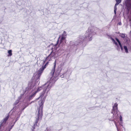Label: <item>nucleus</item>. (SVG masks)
Instances as JSON below:
<instances>
[{
	"label": "nucleus",
	"mask_w": 131,
	"mask_h": 131,
	"mask_svg": "<svg viewBox=\"0 0 131 131\" xmlns=\"http://www.w3.org/2000/svg\"><path fill=\"white\" fill-rule=\"evenodd\" d=\"M54 64V66L49 75V77L50 78V83H46L47 84L46 85L47 86H45L44 91L40 96L42 97L43 96L44 94H45L44 99H45L46 97L47 96V94L51 87L52 86L53 83H54L58 78V77L60 74L61 71V68H58L54 73L55 70L56 61H55Z\"/></svg>",
	"instance_id": "obj_1"
},
{
	"label": "nucleus",
	"mask_w": 131,
	"mask_h": 131,
	"mask_svg": "<svg viewBox=\"0 0 131 131\" xmlns=\"http://www.w3.org/2000/svg\"><path fill=\"white\" fill-rule=\"evenodd\" d=\"M39 84V83H37L32 81L31 84H29L28 86L26 88L25 92H26V91H31V92L28 98L29 100H30L32 99L35 96L36 93L37 92L40 91L42 89H43V91L40 94V97L38 98V99H41L39 101V102L42 100H43L44 102L45 100L46 99V97L45 98V99H44L45 98V94H44V96L42 97H41L40 96L44 91V89L45 86H47L46 85L47 84L45 83L42 86L38 87V88H36V85L37 84ZM44 102H43V104ZM39 106L40 105H39Z\"/></svg>",
	"instance_id": "obj_2"
},
{
	"label": "nucleus",
	"mask_w": 131,
	"mask_h": 131,
	"mask_svg": "<svg viewBox=\"0 0 131 131\" xmlns=\"http://www.w3.org/2000/svg\"><path fill=\"white\" fill-rule=\"evenodd\" d=\"M95 33V32H93V30L89 28L84 36L80 35L78 38V41H71L70 42V44L71 46H74L77 45L79 43L83 42L86 40L90 41L92 39V37L93 35Z\"/></svg>",
	"instance_id": "obj_3"
},
{
	"label": "nucleus",
	"mask_w": 131,
	"mask_h": 131,
	"mask_svg": "<svg viewBox=\"0 0 131 131\" xmlns=\"http://www.w3.org/2000/svg\"><path fill=\"white\" fill-rule=\"evenodd\" d=\"M43 102V100H41L39 102L40 106L38 109V112H37L36 113V114L37 115V116L35 122L32 126V131H34V129L35 128L36 126L38 127L39 126V124L38 123V121L39 120L41 119H42L43 115L42 109Z\"/></svg>",
	"instance_id": "obj_4"
},
{
	"label": "nucleus",
	"mask_w": 131,
	"mask_h": 131,
	"mask_svg": "<svg viewBox=\"0 0 131 131\" xmlns=\"http://www.w3.org/2000/svg\"><path fill=\"white\" fill-rule=\"evenodd\" d=\"M117 105L118 104L117 103H115L113 107L112 113L113 114V119L112 120L111 119V120H112L114 122L115 126L117 128V131H119L120 129L119 128L122 126V125H120L118 126L116 122H115V120H116L118 119V115L119 114V112L117 109Z\"/></svg>",
	"instance_id": "obj_5"
},
{
	"label": "nucleus",
	"mask_w": 131,
	"mask_h": 131,
	"mask_svg": "<svg viewBox=\"0 0 131 131\" xmlns=\"http://www.w3.org/2000/svg\"><path fill=\"white\" fill-rule=\"evenodd\" d=\"M45 68V67L43 66L40 69L37 74H36L35 76L32 78V79H34L32 81L37 83H39V82H38L39 81L40 76L43 70Z\"/></svg>",
	"instance_id": "obj_6"
},
{
	"label": "nucleus",
	"mask_w": 131,
	"mask_h": 131,
	"mask_svg": "<svg viewBox=\"0 0 131 131\" xmlns=\"http://www.w3.org/2000/svg\"><path fill=\"white\" fill-rule=\"evenodd\" d=\"M127 47L126 46H124V49L125 51V52L126 53L128 52V50L129 51H131V43H129L127 45Z\"/></svg>",
	"instance_id": "obj_7"
},
{
	"label": "nucleus",
	"mask_w": 131,
	"mask_h": 131,
	"mask_svg": "<svg viewBox=\"0 0 131 131\" xmlns=\"http://www.w3.org/2000/svg\"><path fill=\"white\" fill-rule=\"evenodd\" d=\"M54 53H53L52 51L51 53L46 58V60L43 61V63L44 64L47 61H50L51 60V56L54 57Z\"/></svg>",
	"instance_id": "obj_8"
},
{
	"label": "nucleus",
	"mask_w": 131,
	"mask_h": 131,
	"mask_svg": "<svg viewBox=\"0 0 131 131\" xmlns=\"http://www.w3.org/2000/svg\"><path fill=\"white\" fill-rule=\"evenodd\" d=\"M116 3L114 7V13L115 14H116L117 10V6L121 2V0H116Z\"/></svg>",
	"instance_id": "obj_9"
},
{
	"label": "nucleus",
	"mask_w": 131,
	"mask_h": 131,
	"mask_svg": "<svg viewBox=\"0 0 131 131\" xmlns=\"http://www.w3.org/2000/svg\"><path fill=\"white\" fill-rule=\"evenodd\" d=\"M115 39L117 42H118L119 45L121 48V50L122 51H123V49L122 47V45L121 44L119 40L117 38H115Z\"/></svg>",
	"instance_id": "obj_10"
},
{
	"label": "nucleus",
	"mask_w": 131,
	"mask_h": 131,
	"mask_svg": "<svg viewBox=\"0 0 131 131\" xmlns=\"http://www.w3.org/2000/svg\"><path fill=\"white\" fill-rule=\"evenodd\" d=\"M9 117V115L7 116L1 122L2 123L4 124H5L6 121H7Z\"/></svg>",
	"instance_id": "obj_11"
},
{
	"label": "nucleus",
	"mask_w": 131,
	"mask_h": 131,
	"mask_svg": "<svg viewBox=\"0 0 131 131\" xmlns=\"http://www.w3.org/2000/svg\"><path fill=\"white\" fill-rule=\"evenodd\" d=\"M120 36L121 37L123 38L124 40L125 39V40L126 41H127V37L126 36H125V34L123 33L120 34Z\"/></svg>",
	"instance_id": "obj_12"
},
{
	"label": "nucleus",
	"mask_w": 131,
	"mask_h": 131,
	"mask_svg": "<svg viewBox=\"0 0 131 131\" xmlns=\"http://www.w3.org/2000/svg\"><path fill=\"white\" fill-rule=\"evenodd\" d=\"M65 37L64 36H62L60 40V45L64 41Z\"/></svg>",
	"instance_id": "obj_13"
},
{
	"label": "nucleus",
	"mask_w": 131,
	"mask_h": 131,
	"mask_svg": "<svg viewBox=\"0 0 131 131\" xmlns=\"http://www.w3.org/2000/svg\"><path fill=\"white\" fill-rule=\"evenodd\" d=\"M5 124L1 122L0 126V131L4 129Z\"/></svg>",
	"instance_id": "obj_14"
},
{
	"label": "nucleus",
	"mask_w": 131,
	"mask_h": 131,
	"mask_svg": "<svg viewBox=\"0 0 131 131\" xmlns=\"http://www.w3.org/2000/svg\"><path fill=\"white\" fill-rule=\"evenodd\" d=\"M13 125L12 126H9L7 128L6 131H10L13 127Z\"/></svg>",
	"instance_id": "obj_15"
},
{
	"label": "nucleus",
	"mask_w": 131,
	"mask_h": 131,
	"mask_svg": "<svg viewBox=\"0 0 131 131\" xmlns=\"http://www.w3.org/2000/svg\"><path fill=\"white\" fill-rule=\"evenodd\" d=\"M8 56H11L12 55V50H8Z\"/></svg>",
	"instance_id": "obj_16"
},
{
	"label": "nucleus",
	"mask_w": 131,
	"mask_h": 131,
	"mask_svg": "<svg viewBox=\"0 0 131 131\" xmlns=\"http://www.w3.org/2000/svg\"><path fill=\"white\" fill-rule=\"evenodd\" d=\"M28 103H25L24 104V105L23 106V108L22 109V111H23L25 108L26 107L28 106Z\"/></svg>",
	"instance_id": "obj_17"
},
{
	"label": "nucleus",
	"mask_w": 131,
	"mask_h": 131,
	"mask_svg": "<svg viewBox=\"0 0 131 131\" xmlns=\"http://www.w3.org/2000/svg\"><path fill=\"white\" fill-rule=\"evenodd\" d=\"M113 42L115 44V45L117 46V47L118 48L117 49H118V48H119V45L116 42V41L115 40Z\"/></svg>",
	"instance_id": "obj_18"
},
{
	"label": "nucleus",
	"mask_w": 131,
	"mask_h": 131,
	"mask_svg": "<svg viewBox=\"0 0 131 131\" xmlns=\"http://www.w3.org/2000/svg\"><path fill=\"white\" fill-rule=\"evenodd\" d=\"M19 102V101L18 100H17L14 103V105L15 106L17 105L18 104Z\"/></svg>",
	"instance_id": "obj_19"
},
{
	"label": "nucleus",
	"mask_w": 131,
	"mask_h": 131,
	"mask_svg": "<svg viewBox=\"0 0 131 131\" xmlns=\"http://www.w3.org/2000/svg\"><path fill=\"white\" fill-rule=\"evenodd\" d=\"M63 49H60L59 50H58V52H60V53H63Z\"/></svg>",
	"instance_id": "obj_20"
},
{
	"label": "nucleus",
	"mask_w": 131,
	"mask_h": 131,
	"mask_svg": "<svg viewBox=\"0 0 131 131\" xmlns=\"http://www.w3.org/2000/svg\"><path fill=\"white\" fill-rule=\"evenodd\" d=\"M67 72V71L66 72H65L63 74H62V75H61L60 76V77L61 78H63L64 77V75Z\"/></svg>",
	"instance_id": "obj_21"
},
{
	"label": "nucleus",
	"mask_w": 131,
	"mask_h": 131,
	"mask_svg": "<svg viewBox=\"0 0 131 131\" xmlns=\"http://www.w3.org/2000/svg\"><path fill=\"white\" fill-rule=\"evenodd\" d=\"M66 35V32L65 31H64V32L62 34V36H64V37H65V36Z\"/></svg>",
	"instance_id": "obj_22"
},
{
	"label": "nucleus",
	"mask_w": 131,
	"mask_h": 131,
	"mask_svg": "<svg viewBox=\"0 0 131 131\" xmlns=\"http://www.w3.org/2000/svg\"><path fill=\"white\" fill-rule=\"evenodd\" d=\"M49 63L48 61L46 63V64L44 65V66H43L44 67H45L46 68V67L48 64Z\"/></svg>",
	"instance_id": "obj_23"
},
{
	"label": "nucleus",
	"mask_w": 131,
	"mask_h": 131,
	"mask_svg": "<svg viewBox=\"0 0 131 131\" xmlns=\"http://www.w3.org/2000/svg\"><path fill=\"white\" fill-rule=\"evenodd\" d=\"M119 119H120V121H122V117L121 115L119 117Z\"/></svg>",
	"instance_id": "obj_24"
},
{
	"label": "nucleus",
	"mask_w": 131,
	"mask_h": 131,
	"mask_svg": "<svg viewBox=\"0 0 131 131\" xmlns=\"http://www.w3.org/2000/svg\"><path fill=\"white\" fill-rule=\"evenodd\" d=\"M21 96H19L18 99L17 100H18L19 101V100L21 99Z\"/></svg>",
	"instance_id": "obj_25"
},
{
	"label": "nucleus",
	"mask_w": 131,
	"mask_h": 131,
	"mask_svg": "<svg viewBox=\"0 0 131 131\" xmlns=\"http://www.w3.org/2000/svg\"><path fill=\"white\" fill-rule=\"evenodd\" d=\"M117 25H120V26H121L122 25V23H121V22H119L118 24H117Z\"/></svg>",
	"instance_id": "obj_26"
},
{
	"label": "nucleus",
	"mask_w": 131,
	"mask_h": 131,
	"mask_svg": "<svg viewBox=\"0 0 131 131\" xmlns=\"http://www.w3.org/2000/svg\"><path fill=\"white\" fill-rule=\"evenodd\" d=\"M111 39L112 40L113 42L115 40H114V39L112 37L111 38Z\"/></svg>",
	"instance_id": "obj_27"
},
{
	"label": "nucleus",
	"mask_w": 131,
	"mask_h": 131,
	"mask_svg": "<svg viewBox=\"0 0 131 131\" xmlns=\"http://www.w3.org/2000/svg\"><path fill=\"white\" fill-rule=\"evenodd\" d=\"M111 39L112 40L113 42L115 40H114V39L112 37L111 38Z\"/></svg>",
	"instance_id": "obj_28"
},
{
	"label": "nucleus",
	"mask_w": 131,
	"mask_h": 131,
	"mask_svg": "<svg viewBox=\"0 0 131 131\" xmlns=\"http://www.w3.org/2000/svg\"><path fill=\"white\" fill-rule=\"evenodd\" d=\"M45 131H48V130L47 129H46V130H45Z\"/></svg>",
	"instance_id": "obj_29"
}]
</instances>
